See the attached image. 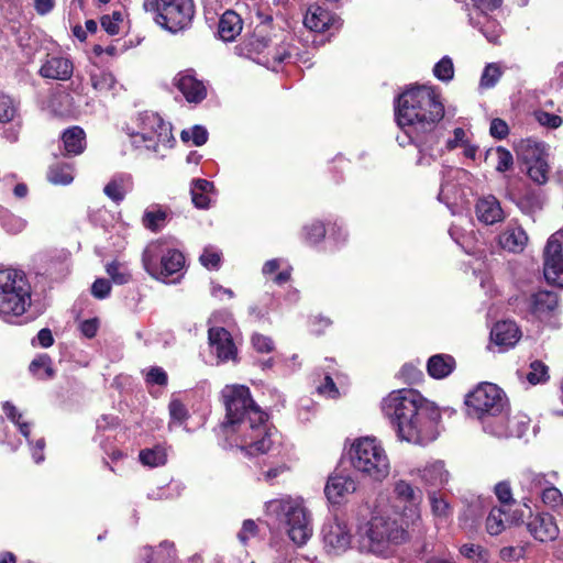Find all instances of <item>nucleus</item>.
Listing matches in <instances>:
<instances>
[{
	"label": "nucleus",
	"instance_id": "1",
	"mask_svg": "<svg viewBox=\"0 0 563 563\" xmlns=\"http://www.w3.org/2000/svg\"><path fill=\"white\" fill-rule=\"evenodd\" d=\"M443 115L440 97L430 86L412 87L398 97L396 120L402 135L397 141L400 146L413 143L418 147V165L428 166L440 156L435 125Z\"/></svg>",
	"mask_w": 563,
	"mask_h": 563
},
{
	"label": "nucleus",
	"instance_id": "2",
	"mask_svg": "<svg viewBox=\"0 0 563 563\" xmlns=\"http://www.w3.org/2000/svg\"><path fill=\"white\" fill-rule=\"evenodd\" d=\"M227 421L223 423L227 435H235V444L246 455H257L269 451L273 444L272 431L264 412L251 397L244 385H227L222 389Z\"/></svg>",
	"mask_w": 563,
	"mask_h": 563
},
{
	"label": "nucleus",
	"instance_id": "3",
	"mask_svg": "<svg viewBox=\"0 0 563 563\" xmlns=\"http://www.w3.org/2000/svg\"><path fill=\"white\" fill-rule=\"evenodd\" d=\"M382 410L390 419L400 440L426 445L439 434V408L415 389L393 390L383 399Z\"/></svg>",
	"mask_w": 563,
	"mask_h": 563
},
{
	"label": "nucleus",
	"instance_id": "4",
	"mask_svg": "<svg viewBox=\"0 0 563 563\" xmlns=\"http://www.w3.org/2000/svg\"><path fill=\"white\" fill-rule=\"evenodd\" d=\"M467 416L481 421L484 432L496 438H521L527 431L525 417L509 413L508 399L497 385L481 383L465 396Z\"/></svg>",
	"mask_w": 563,
	"mask_h": 563
},
{
	"label": "nucleus",
	"instance_id": "5",
	"mask_svg": "<svg viewBox=\"0 0 563 563\" xmlns=\"http://www.w3.org/2000/svg\"><path fill=\"white\" fill-rule=\"evenodd\" d=\"M267 516L284 525L288 538L298 547L312 537L311 515L301 497L285 495L265 504Z\"/></svg>",
	"mask_w": 563,
	"mask_h": 563
},
{
	"label": "nucleus",
	"instance_id": "6",
	"mask_svg": "<svg viewBox=\"0 0 563 563\" xmlns=\"http://www.w3.org/2000/svg\"><path fill=\"white\" fill-rule=\"evenodd\" d=\"M408 532L387 516H374L357 531V545L361 552L378 556L389 555L396 545L406 542Z\"/></svg>",
	"mask_w": 563,
	"mask_h": 563
},
{
	"label": "nucleus",
	"instance_id": "7",
	"mask_svg": "<svg viewBox=\"0 0 563 563\" xmlns=\"http://www.w3.org/2000/svg\"><path fill=\"white\" fill-rule=\"evenodd\" d=\"M32 305V287L19 269H0V318L14 323Z\"/></svg>",
	"mask_w": 563,
	"mask_h": 563
},
{
	"label": "nucleus",
	"instance_id": "8",
	"mask_svg": "<svg viewBox=\"0 0 563 563\" xmlns=\"http://www.w3.org/2000/svg\"><path fill=\"white\" fill-rule=\"evenodd\" d=\"M353 468L375 482H383L390 473V461L380 441L374 437L355 439L349 449Z\"/></svg>",
	"mask_w": 563,
	"mask_h": 563
},
{
	"label": "nucleus",
	"instance_id": "9",
	"mask_svg": "<svg viewBox=\"0 0 563 563\" xmlns=\"http://www.w3.org/2000/svg\"><path fill=\"white\" fill-rule=\"evenodd\" d=\"M143 8L157 25L174 34L189 29L196 14L194 0H144Z\"/></svg>",
	"mask_w": 563,
	"mask_h": 563
},
{
	"label": "nucleus",
	"instance_id": "10",
	"mask_svg": "<svg viewBox=\"0 0 563 563\" xmlns=\"http://www.w3.org/2000/svg\"><path fill=\"white\" fill-rule=\"evenodd\" d=\"M144 269L156 279H165L180 272L185 266L184 254L165 239L150 242L143 251Z\"/></svg>",
	"mask_w": 563,
	"mask_h": 563
},
{
	"label": "nucleus",
	"instance_id": "11",
	"mask_svg": "<svg viewBox=\"0 0 563 563\" xmlns=\"http://www.w3.org/2000/svg\"><path fill=\"white\" fill-rule=\"evenodd\" d=\"M131 142L135 147H144L154 152L161 145L170 146L174 141L172 125L154 112L140 113L136 128L129 129Z\"/></svg>",
	"mask_w": 563,
	"mask_h": 563
},
{
	"label": "nucleus",
	"instance_id": "12",
	"mask_svg": "<svg viewBox=\"0 0 563 563\" xmlns=\"http://www.w3.org/2000/svg\"><path fill=\"white\" fill-rule=\"evenodd\" d=\"M245 49L251 58L272 69H276L290 55L287 44L273 43L266 26L255 29L245 42Z\"/></svg>",
	"mask_w": 563,
	"mask_h": 563
},
{
	"label": "nucleus",
	"instance_id": "13",
	"mask_svg": "<svg viewBox=\"0 0 563 563\" xmlns=\"http://www.w3.org/2000/svg\"><path fill=\"white\" fill-rule=\"evenodd\" d=\"M389 501L395 512L399 514L407 525H413L420 520L422 493L409 482L405 479L394 481Z\"/></svg>",
	"mask_w": 563,
	"mask_h": 563
},
{
	"label": "nucleus",
	"instance_id": "14",
	"mask_svg": "<svg viewBox=\"0 0 563 563\" xmlns=\"http://www.w3.org/2000/svg\"><path fill=\"white\" fill-rule=\"evenodd\" d=\"M521 155L530 179L538 185L545 184L550 170L545 144L527 141L522 146Z\"/></svg>",
	"mask_w": 563,
	"mask_h": 563
},
{
	"label": "nucleus",
	"instance_id": "15",
	"mask_svg": "<svg viewBox=\"0 0 563 563\" xmlns=\"http://www.w3.org/2000/svg\"><path fill=\"white\" fill-rule=\"evenodd\" d=\"M560 234H552L547 242L543 274L548 283L563 287V254Z\"/></svg>",
	"mask_w": 563,
	"mask_h": 563
},
{
	"label": "nucleus",
	"instance_id": "16",
	"mask_svg": "<svg viewBox=\"0 0 563 563\" xmlns=\"http://www.w3.org/2000/svg\"><path fill=\"white\" fill-rule=\"evenodd\" d=\"M322 542L325 551L331 554L345 552L352 542L351 530L338 518L327 521L322 527Z\"/></svg>",
	"mask_w": 563,
	"mask_h": 563
},
{
	"label": "nucleus",
	"instance_id": "17",
	"mask_svg": "<svg viewBox=\"0 0 563 563\" xmlns=\"http://www.w3.org/2000/svg\"><path fill=\"white\" fill-rule=\"evenodd\" d=\"M208 339L211 352L217 355L220 362H236L238 347L227 329L222 327L210 328Z\"/></svg>",
	"mask_w": 563,
	"mask_h": 563
},
{
	"label": "nucleus",
	"instance_id": "18",
	"mask_svg": "<svg viewBox=\"0 0 563 563\" xmlns=\"http://www.w3.org/2000/svg\"><path fill=\"white\" fill-rule=\"evenodd\" d=\"M174 82L188 102L199 103L207 97L205 84L197 79L191 69L177 74Z\"/></svg>",
	"mask_w": 563,
	"mask_h": 563
},
{
	"label": "nucleus",
	"instance_id": "19",
	"mask_svg": "<svg viewBox=\"0 0 563 563\" xmlns=\"http://www.w3.org/2000/svg\"><path fill=\"white\" fill-rule=\"evenodd\" d=\"M527 527L533 538L541 542L552 541L559 536V527L553 516L547 512L531 516Z\"/></svg>",
	"mask_w": 563,
	"mask_h": 563
},
{
	"label": "nucleus",
	"instance_id": "20",
	"mask_svg": "<svg viewBox=\"0 0 563 563\" xmlns=\"http://www.w3.org/2000/svg\"><path fill=\"white\" fill-rule=\"evenodd\" d=\"M356 490V482L350 475L333 474L329 476L324 494L331 504H340Z\"/></svg>",
	"mask_w": 563,
	"mask_h": 563
},
{
	"label": "nucleus",
	"instance_id": "21",
	"mask_svg": "<svg viewBox=\"0 0 563 563\" xmlns=\"http://www.w3.org/2000/svg\"><path fill=\"white\" fill-rule=\"evenodd\" d=\"M475 213L478 221L486 225H493L505 219L499 200L492 195L478 199L475 206Z\"/></svg>",
	"mask_w": 563,
	"mask_h": 563
},
{
	"label": "nucleus",
	"instance_id": "22",
	"mask_svg": "<svg viewBox=\"0 0 563 563\" xmlns=\"http://www.w3.org/2000/svg\"><path fill=\"white\" fill-rule=\"evenodd\" d=\"M74 71L73 63L62 56L48 55L40 68V75L44 78L67 80Z\"/></svg>",
	"mask_w": 563,
	"mask_h": 563
},
{
	"label": "nucleus",
	"instance_id": "23",
	"mask_svg": "<svg viewBox=\"0 0 563 563\" xmlns=\"http://www.w3.org/2000/svg\"><path fill=\"white\" fill-rule=\"evenodd\" d=\"M520 336L521 332L518 325L509 320L497 322L490 331L492 341L501 350L515 346Z\"/></svg>",
	"mask_w": 563,
	"mask_h": 563
},
{
	"label": "nucleus",
	"instance_id": "24",
	"mask_svg": "<svg viewBox=\"0 0 563 563\" xmlns=\"http://www.w3.org/2000/svg\"><path fill=\"white\" fill-rule=\"evenodd\" d=\"M529 238L526 231L516 224H509L498 236L500 247L509 253H521Z\"/></svg>",
	"mask_w": 563,
	"mask_h": 563
},
{
	"label": "nucleus",
	"instance_id": "25",
	"mask_svg": "<svg viewBox=\"0 0 563 563\" xmlns=\"http://www.w3.org/2000/svg\"><path fill=\"white\" fill-rule=\"evenodd\" d=\"M133 188V179L130 174H115L104 186V195L115 203H120L125 195Z\"/></svg>",
	"mask_w": 563,
	"mask_h": 563
},
{
	"label": "nucleus",
	"instance_id": "26",
	"mask_svg": "<svg viewBox=\"0 0 563 563\" xmlns=\"http://www.w3.org/2000/svg\"><path fill=\"white\" fill-rule=\"evenodd\" d=\"M530 311L538 318H543L550 314L559 303V298L552 291H538L533 294L529 300Z\"/></svg>",
	"mask_w": 563,
	"mask_h": 563
},
{
	"label": "nucleus",
	"instance_id": "27",
	"mask_svg": "<svg viewBox=\"0 0 563 563\" xmlns=\"http://www.w3.org/2000/svg\"><path fill=\"white\" fill-rule=\"evenodd\" d=\"M91 87L101 95H108L115 89L117 80L113 74L96 65L88 70Z\"/></svg>",
	"mask_w": 563,
	"mask_h": 563
},
{
	"label": "nucleus",
	"instance_id": "28",
	"mask_svg": "<svg viewBox=\"0 0 563 563\" xmlns=\"http://www.w3.org/2000/svg\"><path fill=\"white\" fill-rule=\"evenodd\" d=\"M242 19L238 13L225 11L219 21V36L225 42L234 41L242 31Z\"/></svg>",
	"mask_w": 563,
	"mask_h": 563
},
{
	"label": "nucleus",
	"instance_id": "29",
	"mask_svg": "<svg viewBox=\"0 0 563 563\" xmlns=\"http://www.w3.org/2000/svg\"><path fill=\"white\" fill-rule=\"evenodd\" d=\"M331 20L332 16L328 10L311 5L305 15L303 24L311 31L323 32L329 27Z\"/></svg>",
	"mask_w": 563,
	"mask_h": 563
},
{
	"label": "nucleus",
	"instance_id": "30",
	"mask_svg": "<svg viewBox=\"0 0 563 563\" xmlns=\"http://www.w3.org/2000/svg\"><path fill=\"white\" fill-rule=\"evenodd\" d=\"M449 478L450 474L442 461L430 463L421 471V479L429 486H443L449 482Z\"/></svg>",
	"mask_w": 563,
	"mask_h": 563
},
{
	"label": "nucleus",
	"instance_id": "31",
	"mask_svg": "<svg viewBox=\"0 0 563 563\" xmlns=\"http://www.w3.org/2000/svg\"><path fill=\"white\" fill-rule=\"evenodd\" d=\"M455 361L452 356L445 354H437L429 358L427 369L430 376L437 379L446 377L452 373Z\"/></svg>",
	"mask_w": 563,
	"mask_h": 563
},
{
	"label": "nucleus",
	"instance_id": "32",
	"mask_svg": "<svg viewBox=\"0 0 563 563\" xmlns=\"http://www.w3.org/2000/svg\"><path fill=\"white\" fill-rule=\"evenodd\" d=\"M86 135L81 128L73 126L67 129L62 136L64 148L68 155H78L86 146Z\"/></svg>",
	"mask_w": 563,
	"mask_h": 563
},
{
	"label": "nucleus",
	"instance_id": "33",
	"mask_svg": "<svg viewBox=\"0 0 563 563\" xmlns=\"http://www.w3.org/2000/svg\"><path fill=\"white\" fill-rule=\"evenodd\" d=\"M470 23L474 27H477L488 42L494 44L498 42L501 34V26L496 20H493L488 15H484V18L478 16L477 19L470 15Z\"/></svg>",
	"mask_w": 563,
	"mask_h": 563
},
{
	"label": "nucleus",
	"instance_id": "34",
	"mask_svg": "<svg viewBox=\"0 0 563 563\" xmlns=\"http://www.w3.org/2000/svg\"><path fill=\"white\" fill-rule=\"evenodd\" d=\"M519 483L523 490L529 494H540L550 483L542 473L532 470H525L519 477Z\"/></svg>",
	"mask_w": 563,
	"mask_h": 563
},
{
	"label": "nucleus",
	"instance_id": "35",
	"mask_svg": "<svg viewBox=\"0 0 563 563\" xmlns=\"http://www.w3.org/2000/svg\"><path fill=\"white\" fill-rule=\"evenodd\" d=\"M213 190V184L206 179H195L191 184V200L197 208L206 209L210 205L209 192Z\"/></svg>",
	"mask_w": 563,
	"mask_h": 563
},
{
	"label": "nucleus",
	"instance_id": "36",
	"mask_svg": "<svg viewBox=\"0 0 563 563\" xmlns=\"http://www.w3.org/2000/svg\"><path fill=\"white\" fill-rule=\"evenodd\" d=\"M167 219V210L161 206H151L142 217V224L145 229L157 232L165 225Z\"/></svg>",
	"mask_w": 563,
	"mask_h": 563
},
{
	"label": "nucleus",
	"instance_id": "37",
	"mask_svg": "<svg viewBox=\"0 0 563 563\" xmlns=\"http://www.w3.org/2000/svg\"><path fill=\"white\" fill-rule=\"evenodd\" d=\"M139 457L143 465L150 467L162 466L167 462V450L163 445H156L151 449L142 450Z\"/></svg>",
	"mask_w": 563,
	"mask_h": 563
},
{
	"label": "nucleus",
	"instance_id": "38",
	"mask_svg": "<svg viewBox=\"0 0 563 563\" xmlns=\"http://www.w3.org/2000/svg\"><path fill=\"white\" fill-rule=\"evenodd\" d=\"M47 178L54 185H69L74 180L73 167L69 164H54L48 169Z\"/></svg>",
	"mask_w": 563,
	"mask_h": 563
},
{
	"label": "nucleus",
	"instance_id": "39",
	"mask_svg": "<svg viewBox=\"0 0 563 563\" xmlns=\"http://www.w3.org/2000/svg\"><path fill=\"white\" fill-rule=\"evenodd\" d=\"M29 369L40 379H49L55 374L52 367V360L47 354H41L34 358L31 362Z\"/></svg>",
	"mask_w": 563,
	"mask_h": 563
},
{
	"label": "nucleus",
	"instance_id": "40",
	"mask_svg": "<svg viewBox=\"0 0 563 563\" xmlns=\"http://www.w3.org/2000/svg\"><path fill=\"white\" fill-rule=\"evenodd\" d=\"M429 500L431 505L432 515L438 521H445L451 516L450 504L435 492L429 493Z\"/></svg>",
	"mask_w": 563,
	"mask_h": 563
},
{
	"label": "nucleus",
	"instance_id": "41",
	"mask_svg": "<svg viewBox=\"0 0 563 563\" xmlns=\"http://www.w3.org/2000/svg\"><path fill=\"white\" fill-rule=\"evenodd\" d=\"M185 490L181 482L172 481L165 487H159L152 490L148 497L152 499H173L179 497Z\"/></svg>",
	"mask_w": 563,
	"mask_h": 563
},
{
	"label": "nucleus",
	"instance_id": "42",
	"mask_svg": "<svg viewBox=\"0 0 563 563\" xmlns=\"http://www.w3.org/2000/svg\"><path fill=\"white\" fill-rule=\"evenodd\" d=\"M0 220L3 229L11 234H18L26 228V221L23 218L8 210L1 213Z\"/></svg>",
	"mask_w": 563,
	"mask_h": 563
},
{
	"label": "nucleus",
	"instance_id": "43",
	"mask_svg": "<svg viewBox=\"0 0 563 563\" xmlns=\"http://www.w3.org/2000/svg\"><path fill=\"white\" fill-rule=\"evenodd\" d=\"M107 274L111 277V280L117 285H124L131 279L129 269L119 262H112L106 266Z\"/></svg>",
	"mask_w": 563,
	"mask_h": 563
},
{
	"label": "nucleus",
	"instance_id": "44",
	"mask_svg": "<svg viewBox=\"0 0 563 563\" xmlns=\"http://www.w3.org/2000/svg\"><path fill=\"white\" fill-rule=\"evenodd\" d=\"M146 556L151 558L153 563H165L167 560H173L175 553L174 544L168 541L162 542L157 551L152 548L146 549Z\"/></svg>",
	"mask_w": 563,
	"mask_h": 563
},
{
	"label": "nucleus",
	"instance_id": "45",
	"mask_svg": "<svg viewBox=\"0 0 563 563\" xmlns=\"http://www.w3.org/2000/svg\"><path fill=\"white\" fill-rule=\"evenodd\" d=\"M506 514L504 508H494L486 519L487 532L492 536L499 534L505 529L503 516Z\"/></svg>",
	"mask_w": 563,
	"mask_h": 563
},
{
	"label": "nucleus",
	"instance_id": "46",
	"mask_svg": "<svg viewBox=\"0 0 563 563\" xmlns=\"http://www.w3.org/2000/svg\"><path fill=\"white\" fill-rule=\"evenodd\" d=\"M7 417L19 428L20 432L27 439L30 437L31 427L27 422L21 421L22 413L18 411L15 406L5 401L2 406Z\"/></svg>",
	"mask_w": 563,
	"mask_h": 563
},
{
	"label": "nucleus",
	"instance_id": "47",
	"mask_svg": "<svg viewBox=\"0 0 563 563\" xmlns=\"http://www.w3.org/2000/svg\"><path fill=\"white\" fill-rule=\"evenodd\" d=\"M433 75L441 81H451L454 77L453 62L449 56L442 57L433 67Z\"/></svg>",
	"mask_w": 563,
	"mask_h": 563
},
{
	"label": "nucleus",
	"instance_id": "48",
	"mask_svg": "<svg viewBox=\"0 0 563 563\" xmlns=\"http://www.w3.org/2000/svg\"><path fill=\"white\" fill-rule=\"evenodd\" d=\"M122 22H123V14L120 11H113L111 14H106L100 20L101 27L109 35L119 34Z\"/></svg>",
	"mask_w": 563,
	"mask_h": 563
},
{
	"label": "nucleus",
	"instance_id": "49",
	"mask_svg": "<svg viewBox=\"0 0 563 563\" xmlns=\"http://www.w3.org/2000/svg\"><path fill=\"white\" fill-rule=\"evenodd\" d=\"M18 117V104L9 96H0V122L7 123Z\"/></svg>",
	"mask_w": 563,
	"mask_h": 563
},
{
	"label": "nucleus",
	"instance_id": "50",
	"mask_svg": "<svg viewBox=\"0 0 563 563\" xmlns=\"http://www.w3.org/2000/svg\"><path fill=\"white\" fill-rule=\"evenodd\" d=\"M180 136L184 142L191 141L194 145L201 146L208 140V132L203 126L195 125L189 130H184Z\"/></svg>",
	"mask_w": 563,
	"mask_h": 563
},
{
	"label": "nucleus",
	"instance_id": "51",
	"mask_svg": "<svg viewBox=\"0 0 563 563\" xmlns=\"http://www.w3.org/2000/svg\"><path fill=\"white\" fill-rule=\"evenodd\" d=\"M500 76H501L500 67L495 63H490L485 67L484 71L482 74L481 86L483 88H492L497 84Z\"/></svg>",
	"mask_w": 563,
	"mask_h": 563
},
{
	"label": "nucleus",
	"instance_id": "52",
	"mask_svg": "<svg viewBox=\"0 0 563 563\" xmlns=\"http://www.w3.org/2000/svg\"><path fill=\"white\" fill-rule=\"evenodd\" d=\"M305 239L310 244L320 242L325 234V228L320 221H313L303 228Z\"/></svg>",
	"mask_w": 563,
	"mask_h": 563
},
{
	"label": "nucleus",
	"instance_id": "53",
	"mask_svg": "<svg viewBox=\"0 0 563 563\" xmlns=\"http://www.w3.org/2000/svg\"><path fill=\"white\" fill-rule=\"evenodd\" d=\"M495 156L497 159L496 170L497 172H506L511 168L514 164L512 154L505 147L498 146L495 151Z\"/></svg>",
	"mask_w": 563,
	"mask_h": 563
},
{
	"label": "nucleus",
	"instance_id": "54",
	"mask_svg": "<svg viewBox=\"0 0 563 563\" xmlns=\"http://www.w3.org/2000/svg\"><path fill=\"white\" fill-rule=\"evenodd\" d=\"M221 254L214 247L209 246L200 255V263L208 269H217L220 265Z\"/></svg>",
	"mask_w": 563,
	"mask_h": 563
},
{
	"label": "nucleus",
	"instance_id": "55",
	"mask_svg": "<svg viewBox=\"0 0 563 563\" xmlns=\"http://www.w3.org/2000/svg\"><path fill=\"white\" fill-rule=\"evenodd\" d=\"M145 382L150 385L166 386L168 377L162 367L153 366L146 371Z\"/></svg>",
	"mask_w": 563,
	"mask_h": 563
},
{
	"label": "nucleus",
	"instance_id": "56",
	"mask_svg": "<svg viewBox=\"0 0 563 563\" xmlns=\"http://www.w3.org/2000/svg\"><path fill=\"white\" fill-rule=\"evenodd\" d=\"M542 501L551 507H556L563 504V496L561 492L554 486H547L541 493Z\"/></svg>",
	"mask_w": 563,
	"mask_h": 563
},
{
	"label": "nucleus",
	"instance_id": "57",
	"mask_svg": "<svg viewBox=\"0 0 563 563\" xmlns=\"http://www.w3.org/2000/svg\"><path fill=\"white\" fill-rule=\"evenodd\" d=\"M548 377V367L539 361L531 363V371L527 378L531 384L544 382Z\"/></svg>",
	"mask_w": 563,
	"mask_h": 563
},
{
	"label": "nucleus",
	"instance_id": "58",
	"mask_svg": "<svg viewBox=\"0 0 563 563\" xmlns=\"http://www.w3.org/2000/svg\"><path fill=\"white\" fill-rule=\"evenodd\" d=\"M534 117L541 125L548 126L551 129H556L563 123V120L561 117L553 114V113L542 111V110L536 111Z\"/></svg>",
	"mask_w": 563,
	"mask_h": 563
},
{
	"label": "nucleus",
	"instance_id": "59",
	"mask_svg": "<svg viewBox=\"0 0 563 563\" xmlns=\"http://www.w3.org/2000/svg\"><path fill=\"white\" fill-rule=\"evenodd\" d=\"M495 494L498 500L504 505V507L514 503L511 487L508 482L504 481L496 484Z\"/></svg>",
	"mask_w": 563,
	"mask_h": 563
},
{
	"label": "nucleus",
	"instance_id": "60",
	"mask_svg": "<svg viewBox=\"0 0 563 563\" xmlns=\"http://www.w3.org/2000/svg\"><path fill=\"white\" fill-rule=\"evenodd\" d=\"M253 347L260 353H269L274 350V342L269 336L255 333L252 336Z\"/></svg>",
	"mask_w": 563,
	"mask_h": 563
},
{
	"label": "nucleus",
	"instance_id": "61",
	"mask_svg": "<svg viewBox=\"0 0 563 563\" xmlns=\"http://www.w3.org/2000/svg\"><path fill=\"white\" fill-rule=\"evenodd\" d=\"M258 531L257 525L254 520L247 519L244 520L242 525L241 531L238 533V538L242 544H246V542L256 537Z\"/></svg>",
	"mask_w": 563,
	"mask_h": 563
},
{
	"label": "nucleus",
	"instance_id": "62",
	"mask_svg": "<svg viewBox=\"0 0 563 563\" xmlns=\"http://www.w3.org/2000/svg\"><path fill=\"white\" fill-rule=\"evenodd\" d=\"M110 282L104 278H98L91 286V294L97 299H104L110 295Z\"/></svg>",
	"mask_w": 563,
	"mask_h": 563
},
{
	"label": "nucleus",
	"instance_id": "63",
	"mask_svg": "<svg viewBox=\"0 0 563 563\" xmlns=\"http://www.w3.org/2000/svg\"><path fill=\"white\" fill-rule=\"evenodd\" d=\"M474 7L479 11V15L484 18V15H488V12H492L498 9L503 0H472Z\"/></svg>",
	"mask_w": 563,
	"mask_h": 563
},
{
	"label": "nucleus",
	"instance_id": "64",
	"mask_svg": "<svg viewBox=\"0 0 563 563\" xmlns=\"http://www.w3.org/2000/svg\"><path fill=\"white\" fill-rule=\"evenodd\" d=\"M489 132L492 136L501 140L508 135L509 129L504 120L494 119L490 123Z\"/></svg>",
	"mask_w": 563,
	"mask_h": 563
}]
</instances>
